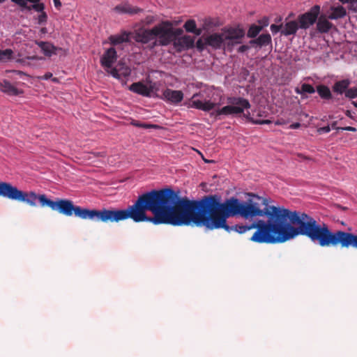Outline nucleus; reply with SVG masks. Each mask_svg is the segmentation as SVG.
Instances as JSON below:
<instances>
[{
  "instance_id": "nucleus-1",
  "label": "nucleus",
  "mask_w": 357,
  "mask_h": 357,
  "mask_svg": "<svg viewBox=\"0 0 357 357\" xmlns=\"http://www.w3.org/2000/svg\"><path fill=\"white\" fill-rule=\"evenodd\" d=\"M250 197L245 202L232 197L221 203L220 197L216 195L190 200L180 197L171 188L152 190L139 195L134 204L126 209H112L111 222L130 218L135 222L173 226L194 225L209 230L224 229L230 232L232 228L227 224V219L230 217L240 216L252 220L266 216L267 221L256 222L271 225L273 228L268 231L284 241L302 235L321 247H335L337 231H332L326 224H319L305 213L270 206L268 199L257 195L251 194Z\"/></svg>"
},
{
  "instance_id": "nucleus-2",
  "label": "nucleus",
  "mask_w": 357,
  "mask_h": 357,
  "mask_svg": "<svg viewBox=\"0 0 357 357\" xmlns=\"http://www.w3.org/2000/svg\"><path fill=\"white\" fill-rule=\"evenodd\" d=\"M146 44L155 40L152 45H195V36L184 34L181 28H174L171 21H162L151 29L136 24L133 31H123L121 34L110 36L111 45H121L130 42Z\"/></svg>"
},
{
  "instance_id": "nucleus-3",
  "label": "nucleus",
  "mask_w": 357,
  "mask_h": 357,
  "mask_svg": "<svg viewBox=\"0 0 357 357\" xmlns=\"http://www.w3.org/2000/svg\"><path fill=\"white\" fill-rule=\"evenodd\" d=\"M0 197L24 202L31 206H36V200H38L42 207L47 206L52 211H57L66 216L75 215L82 219L89 218V208H82L79 206H75L70 199H56L53 201L48 199L45 195H37L33 191L27 192L20 190L8 182H0Z\"/></svg>"
},
{
  "instance_id": "nucleus-4",
  "label": "nucleus",
  "mask_w": 357,
  "mask_h": 357,
  "mask_svg": "<svg viewBox=\"0 0 357 357\" xmlns=\"http://www.w3.org/2000/svg\"><path fill=\"white\" fill-rule=\"evenodd\" d=\"M230 230L235 231L239 234H243L252 229H257V231L250 238V241L258 243H281L285 242L275 235L271 234L268 229L273 228L270 225H265L262 222H252L249 225H236L231 227Z\"/></svg>"
},
{
  "instance_id": "nucleus-5",
  "label": "nucleus",
  "mask_w": 357,
  "mask_h": 357,
  "mask_svg": "<svg viewBox=\"0 0 357 357\" xmlns=\"http://www.w3.org/2000/svg\"><path fill=\"white\" fill-rule=\"evenodd\" d=\"M245 31L240 24L234 26H225L220 32L208 35L206 38V45H239L245 38Z\"/></svg>"
},
{
  "instance_id": "nucleus-6",
  "label": "nucleus",
  "mask_w": 357,
  "mask_h": 357,
  "mask_svg": "<svg viewBox=\"0 0 357 357\" xmlns=\"http://www.w3.org/2000/svg\"><path fill=\"white\" fill-rule=\"evenodd\" d=\"M227 102L229 105L223 107L216 111L217 115L239 114L244 112L245 109H250L251 105L248 100L241 97H229Z\"/></svg>"
},
{
  "instance_id": "nucleus-7",
  "label": "nucleus",
  "mask_w": 357,
  "mask_h": 357,
  "mask_svg": "<svg viewBox=\"0 0 357 357\" xmlns=\"http://www.w3.org/2000/svg\"><path fill=\"white\" fill-rule=\"evenodd\" d=\"M319 13L320 6L314 5L307 12L299 15L296 21L300 29H306L314 24L317 22Z\"/></svg>"
},
{
  "instance_id": "nucleus-8",
  "label": "nucleus",
  "mask_w": 357,
  "mask_h": 357,
  "mask_svg": "<svg viewBox=\"0 0 357 357\" xmlns=\"http://www.w3.org/2000/svg\"><path fill=\"white\" fill-rule=\"evenodd\" d=\"M338 245H340L341 248H349L351 246L357 249V235L342 230H337L335 247Z\"/></svg>"
},
{
  "instance_id": "nucleus-9",
  "label": "nucleus",
  "mask_w": 357,
  "mask_h": 357,
  "mask_svg": "<svg viewBox=\"0 0 357 357\" xmlns=\"http://www.w3.org/2000/svg\"><path fill=\"white\" fill-rule=\"evenodd\" d=\"M38 50L43 56L33 54L27 56L22 59H27L28 61H40L43 59L44 56L51 57L52 55L59 54L60 52L63 51L62 48L58 46H38Z\"/></svg>"
},
{
  "instance_id": "nucleus-10",
  "label": "nucleus",
  "mask_w": 357,
  "mask_h": 357,
  "mask_svg": "<svg viewBox=\"0 0 357 357\" xmlns=\"http://www.w3.org/2000/svg\"><path fill=\"white\" fill-rule=\"evenodd\" d=\"M222 25V22L219 17H207L202 20L201 25L202 34H212L215 28Z\"/></svg>"
},
{
  "instance_id": "nucleus-11",
  "label": "nucleus",
  "mask_w": 357,
  "mask_h": 357,
  "mask_svg": "<svg viewBox=\"0 0 357 357\" xmlns=\"http://www.w3.org/2000/svg\"><path fill=\"white\" fill-rule=\"evenodd\" d=\"M199 96V93H195L191 98L189 107L195 108L197 109H200L204 112H209L210 110L215 108L216 104L211 102L210 100H201L197 99V98Z\"/></svg>"
},
{
  "instance_id": "nucleus-12",
  "label": "nucleus",
  "mask_w": 357,
  "mask_h": 357,
  "mask_svg": "<svg viewBox=\"0 0 357 357\" xmlns=\"http://www.w3.org/2000/svg\"><path fill=\"white\" fill-rule=\"evenodd\" d=\"M11 1L17 4L22 10L30 11H40L45 9V5L40 2V0H11Z\"/></svg>"
},
{
  "instance_id": "nucleus-13",
  "label": "nucleus",
  "mask_w": 357,
  "mask_h": 357,
  "mask_svg": "<svg viewBox=\"0 0 357 357\" xmlns=\"http://www.w3.org/2000/svg\"><path fill=\"white\" fill-rule=\"evenodd\" d=\"M116 52L112 47L109 48L102 56L100 62L105 70L109 72L112 68L113 63L116 61Z\"/></svg>"
},
{
  "instance_id": "nucleus-14",
  "label": "nucleus",
  "mask_w": 357,
  "mask_h": 357,
  "mask_svg": "<svg viewBox=\"0 0 357 357\" xmlns=\"http://www.w3.org/2000/svg\"><path fill=\"white\" fill-rule=\"evenodd\" d=\"M328 17L324 13L318 16L317 20V29L314 35L317 33H327L331 29L335 28V26L328 21Z\"/></svg>"
},
{
  "instance_id": "nucleus-15",
  "label": "nucleus",
  "mask_w": 357,
  "mask_h": 357,
  "mask_svg": "<svg viewBox=\"0 0 357 357\" xmlns=\"http://www.w3.org/2000/svg\"><path fill=\"white\" fill-rule=\"evenodd\" d=\"M114 77L117 79L126 78L130 75V68L122 63H119L114 68H112L109 72Z\"/></svg>"
},
{
  "instance_id": "nucleus-16",
  "label": "nucleus",
  "mask_w": 357,
  "mask_h": 357,
  "mask_svg": "<svg viewBox=\"0 0 357 357\" xmlns=\"http://www.w3.org/2000/svg\"><path fill=\"white\" fill-rule=\"evenodd\" d=\"M164 98L173 104H178L183 99V93L179 90L167 89L163 92Z\"/></svg>"
},
{
  "instance_id": "nucleus-17",
  "label": "nucleus",
  "mask_w": 357,
  "mask_h": 357,
  "mask_svg": "<svg viewBox=\"0 0 357 357\" xmlns=\"http://www.w3.org/2000/svg\"><path fill=\"white\" fill-rule=\"evenodd\" d=\"M129 89L131 91L146 97H150L153 91L152 86L149 87L140 82L132 84Z\"/></svg>"
},
{
  "instance_id": "nucleus-18",
  "label": "nucleus",
  "mask_w": 357,
  "mask_h": 357,
  "mask_svg": "<svg viewBox=\"0 0 357 357\" xmlns=\"http://www.w3.org/2000/svg\"><path fill=\"white\" fill-rule=\"evenodd\" d=\"M330 20H337L344 17L347 15L346 9L342 6H331L324 13Z\"/></svg>"
},
{
  "instance_id": "nucleus-19",
  "label": "nucleus",
  "mask_w": 357,
  "mask_h": 357,
  "mask_svg": "<svg viewBox=\"0 0 357 357\" xmlns=\"http://www.w3.org/2000/svg\"><path fill=\"white\" fill-rule=\"evenodd\" d=\"M299 28V24L296 20L287 22L284 25L282 24L281 36H294Z\"/></svg>"
},
{
  "instance_id": "nucleus-20",
  "label": "nucleus",
  "mask_w": 357,
  "mask_h": 357,
  "mask_svg": "<svg viewBox=\"0 0 357 357\" xmlns=\"http://www.w3.org/2000/svg\"><path fill=\"white\" fill-rule=\"evenodd\" d=\"M114 10L116 13L121 14L126 13L130 15L137 14L143 11V9L138 7L132 6L130 4L128 3L117 5L114 7Z\"/></svg>"
},
{
  "instance_id": "nucleus-21",
  "label": "nucleus",
  "mask_w": 357,
  "mask_h": 357,
  "mask_svg": "<svg viewBox=\"0 0 357 357\" xmlns=\"http://www.w3.org/2000/svg\"><path fill=\"white\" fill-rule=\"evenodd\" d=\"M0 90L10 96H17L22 93V91L16 88L6 79L0 82Z\"/></svg>"
},
{
  "instance_id": "nucleus-22",
  "label": "nucleus",
  "mask_w": 357,
  "mask_h": 357,
  "mask_svg": "<svg viewBox=\"0 0 357 357\" xmlns=\"http://www.w3.org/2000/svg\"><path fill=\"white\" fill-rule=\"evenodd\" d=\"M183 27L186 32L193 33L195 36H199L202 35L201 26L198 28L195 20L193 19L188 20L184 23Z\"/></svg>"
},
{
  "instance_id": "nucleus-23",
  "label": "nucleus",
  "mask_w": 357,
  "mask_h": 357,
  "mask_svg": "<svg viewBox=\"0 0 357 357\" xmlns=\"http://www.w3.org/2000/svg\"><path fill=\"white\" fill-rule=\"evenodd\" d=\"M271 37L269 33H263L257 38L252 39L250 41L249 45H271Z\"/></svg>"
},
{
  "instance_id": "nucleus-24",
  "label": "nucleus",
  "mask_w": 357,
  "mask_h": 357,
  "mask_svg": "<svg viewBox=\"0 0 357 357\" xmlns=\"http://www.w3.org/2000/svg\"><path fill=\"white\" fill-rule=\"evenodd\" d=\"M349 85V82L347 79H343L339 82H337L333 87V90L334 92H336L340 94H342L343 93H346L348 89Z\"/></svg>"
},
{
  "instance_id": "nucleus-25",
  "label": "nucleus",
  "mask_w": 357,
  "mask_h": 357,
  "mask_svg": "<svg viewBox=\"0 0 357 357\" xmlns=\"http://www.w3.org/2000/svg\"><path fill=\"white\" fill-rule=\"evenodd\" d=\"M317 92L320 97L323 99L328 100L331 98V92L329 88L325 85H319L317 86Z\"/></svg>"
},
{
  "instance_id": "nucleus-26",
  "label": "nucleus",
  "mask_w": 357,
  "mask_h": 357,
  "mask_svg": "<svg viewBox=\"0 0 357 357\" xmlns=\"http://www.w3.org/2000/svg\"><path fill=\"white\" fill-rule=\"evenodd\" d=\"M262 29L256 24H252L247 32V37L255 38L260 33Z\"/></svg>"
},
{
  "instance_id": "nucleus-27",
  "label": "nucleus",
  "mask_w": 357,
  "mask_h": 357,
  "mask_svg": "<svg viewBox=\"0 0 357 357\" xmlns=\"http://www.w3.org/2000/svg\"><path fill=\"white\" fill-rule=\"evenodd\" d=\"M297 93H314L315 92L314 88L309 84L304 83L301 85V89H296Z\"/></svg>"
},
{
  "instance_id": "nucleus-28",
  "label": "nucleus",
  "mask_w": 357,
  "mask_h": 357,
  "mask_svg": "<svg viewBox=\"0 0 357 357\" xmlns=\"http://www.w3.org/2000/svg\"><path fill=\"white\" fill-rule=\"evenodd\" d=\"M130 123H131V125H132L135 127L146 128V129L158 128V126H157V125L141 123L136 120H132Z\"/></svg>"
},
{
  "instance_id": "nucleus-29",
  "label": "nucleus",
  "mask_w": 357,
  "mask_h": 357,
  "mask_svg": "<svg viewBox=\"0 0 357 357\" xmlns=\"http://www.w3.org/2000/svg\"><path fill=\"white\" fill-rule=\"evenodd\" d=\"M13 51L10 49L0 50V61H6L10 59Z\"/></svg>"
},
{
  "instance_id": "nucleus-30",
  "label": "nucleus",
  "mask_w": 357,
  "mask_h": 357,
  "mask_svg": "<svg viewBox=\"0 0 357 357\" xmlns=\"http://www.w3.org/2000/svg\"><path fill=\"white\" fill-rule=\"evenodd\" d=\"M8 77L10 79H15L16 76L22 77L25 75V73L21 70H7Z\"/></svg>"
},
{
  "instance_id": "nucleus-31",
  "label": "nucleus",
  "mask_w": 357,
  "mask_h": 357,
  "mask_svg": "<svg viewBox=\"0 0 357 357\" xmlns=\"http://www.w3.org/2000/svg\"><path fill=\"white\" fill-rule=\"evenodd\" d=\"M345 96L351 99L357 98V87L348 89L345 93Z\"/></svg>"
},
{
  "instance_id": "nucleus-32",
  "label": "nucleus",
  "mask_w": 357,
  "mask_h": 357,
  "mask_svg": "<svg viewBox=\"0 0 357 357\" xmlns=\"http://www.w3.org/2000/svg\"><path fill=\"white\" fill-rule=\"evenodd\" d=\"M38 13H40L38 17V22L39 24H43L47 22V15L46 13L44 11V9H43L40 11H37Z\"/></svg>"
},
{
  "instance_id": "nucleus-33",
  "label": "nucleus",
  "mask_w": 357,
  "mask_h": 357,
  "mask_svg": "<svg viewBox=\"0 0 357 357\" xmlns=\"http://www.w3.org/2000/svg\"><path fill=\"white\" fill-rule=\"evenodd\" d=\"M258 26L263 30L269 24V18L266 16L263 17L261 19L257 20Z\"/></svg>"
},
{
  "instance_id": "nucleus-34",
  "label": "nucleus",
  "mask_w": 357,
  "mask_h": 357,
  "mask_svg": "<svg viewBox=\"0 0 357 357\" xmlns=\"http://www.w3.org/2000/svg\"><path fill=\"white\" fill-rule=\"evenodd\" d=\"M270 28H271V31L273 35H275L279 32L281 33V31L282 29V23H281L280 24H271Z\"/></svg>"
},
{
  "instance_id": "nucleus-35",
  "label": "nucleus",
  "mask_w": 357,
  "mask_h": 357,
  "mask_svg": "<svg viewBox=\"0 0 357 357\" xmlns=\"http://www.w3.org/2000/svg\"><path fill=\"white\" fill-rule=\"evenodd\" d=\"M174 47H178L177 48V51L178 52H181L183 50H185V49H188L189 47H197V49L199 51V52H202L204 50V47L206 46H201V45H199V46H174Z\"/></svg>"
},
{
  "instance_id": "nucleus-36",
  "label": "nucleus",
  "mask_w": 357,
  "mask_h": 357,
  "mask_svg": "<svg viewBox=\"0 0 357 357\" xmlns=\"http://www.w3.org/2000/svg\"><path fill=\"white\" fill-rule=\"evenodd\" d=\"M155 21V17L152 15L146 16L144 20L142 21V23L144 24L146 26H149L152 24Z\"/></svg>"
},
{
  "instance_id": "nucleus-37",
  "label": "nucleus",
  "mask_w": 357,
  "mask_h": 357,
  "mask_svg": "<svg viewBox=\"0 0 357 357\" xmlns=\"http://www.w3.org/2000/svg\"><path fill=\"white\" fill-rule=\"evenodd\" d=\"M52 76L53 75L52 73H47L44 75L39 77V79L43 80H47L52 78V81L53 82H58V79L56 77H52Z\"/></svg>"
},
{
  "instance_id": "nucleus-38",
  "label": "nucleus",
  "mask_w": 357,
  "mask_h": 357,
  "mask_svg": "<svg viewBox=\"0 0 357 357\" xmlns=\"http://www.w3.org/2000/svg\"><path fill=\"white\" fill-rule=\"evenodd\" d=\"M209 34L205 35L204 33H202L201 36L202 37L199 38L197 41L195 43V45H206V42L205 38L208 36Z\"/></svg>"
},
{
  "instance_id": "nucleus-39",
  "label": "nucleus",
  "mask_w": 357,
  "mask_h": 357,
  "mask_svg": "<svg viewBox=\"0 0 357 357\" xmlns=\"http://www.w3.org/2000/svg\"><path fill=\"white\" fill-rule=\"evenodd\" d=\"M349 4L350 10L357 12V0H351Z\"/></svg>"
},
{
  "instance_id": "nucleus-40",
  "label": "nucleus",
  "mask_w": 357,
  "mask_h": 357,
  "mask_svg": "<svg viewBox=\"0 0 357 357\" xmlns=\"http://www.w3.org/2000/svg\"><path fill=\"white\" fill-rule=\"evenodd\" d=\"M331 131V127L327 126H324V127H321V128H319L318 129V132L319 133H328Z\"/></svg>"
},
{
  "instance_id": "nucleus-41",
  "label": "nucleus",
  "mask_w": 357,
  "mask_h": 357,
  "mask_svg": "<svg viewBox=\"0 0 357 357\" xmlns=\"http://www.w3.org/2000/svg\"><path fill=\"white\" fill-rule=\"evenodd\" d=\"M337 129H341L342 130H347V131H351V132H356L357 130L356 128L351 127V126L342 127V128H338Z\"/></svg>"
},
{
  "instance_id": "nucleus-42",
  "label": "nucleus",
  "mask_w": 357,
  "mask_h": 357,
  "mask_svg": "<svg viewBox=\"0 0 357 357\" xmlns=\"http://www.w3.org/2000/svg\"><path fill=\"white\" fill-rule=\"evenodd\" d=\"M271 121L270 120H256L255 121V124H268V123H271Z\"/></svg>"
},
{
  "instance_id": "nucleus-43",
  "label": "nucleus",
  "mask_w": 357,
  "mask_h": 357,
  "mask_svg": "<svg viewBox=\"0 0 357 357\" xmlns=\"http://www.w3.org/2000/svg\"><path fill=\"white\" fill-rule=\"evenodd\" d=\"M297 157L301 160H311V158L307 157V156H305L304 155H303L302 153H298L297 154Z\"/></svg>"
},
{
  "instance_id": "nucleus-44",
  "label": "nucleus",
  "mask_w": 357,
  "mask_h": 357,
  "mask_svg": "<svg viewBox=\"0 0 357 357\" xmlns=\"http://www.w3.org/2000/svg\"><path fill=\"white\" fill-rule=\"evenodd\" d=\"M301 127L300 123H294L289 126V128L291 129H298Z\"/></svg>"
},
{
  "instance_id": "nucleus-45",
  "label": "nucleus",
  "mask_w": 357,
  "mask_h": 357,
  "mask_svg": "<svg viewBox=\"0 0 357 357\" xmlns=\"http://www.w3.org/2000/svg\"><path fill=\"white\" fill-rule=\"evenodd\" d=\"M250 46H239V48L238 50V52H245Z\"/></svg>"
},
{
  "instance_id": "nucleus-46",
  "label": "nucleus",
  "mask_w": 357,
  "mask_h": 357,
  "mask_svg": "<svg viewBox=\"0 0 357 357\" xmlns=\"http://www.w3.org/2000/svg\"><path fill=\"white\" fill-rule=\"evenodd\" d=\"M53 1H54V6L56 8H59L61 6V3L60 0H53Z\"/></svg>"
},
{
  "instance_id": "nucleus-47",
  "label": "nucleus",
  "mask_w": 357,
  "mask_h": 357,
  "mask_svg": "<svg viewBox=\"0 0 357 357\" xmlns=\"http://www.w3.org/2000/svg\"><path fill=\"white\" fill-rule=\"evenodd\" d=\"M282 20V17H278V18H276V19L275 20V22L276 23H280V24H281Z\"/></svg>"
},
{
  "instance_id": "nucleus-48",
  "label": "nucleus",
  "mask_w": 357,
  "mask_h": 357,
  "mask_svg": "<svg viewBox=\"0 0 357 357\" xmlns=\"http://www.w3.org/2000/svg\"><path fill=\"white\" fill-rule=\"evenodd\" d=\"M336 124H337V122H333V123L331 124V128H332L333 129L338 130L337 128H338L339 127H336Z\"/></svg>"
},
{
  "instance_id": "nucleus-49",
  "label": "nucleus",
  "mask_w": 357,
  "mask_h": 357,
  "mask_svg": "<svg viewBox=\"0 0 357 357\" xmlns=\"http://www.w3.org/2000/svg\"><path fill=\"white\" fill-rule=\"evenodd\" d=\"M284 123V121L283 120H278L276 122H275V124L276 125H282Z\"/></svg>"
},
{
  "instance_id": "nucleus-50",
  "label": "nucleus",
  "mask_w": 357,
  "mask_h": 357,
  "mask_svg": "<svg viewBox=\"0 0 357 357\" xmlns=\"http://www.w3.org/2000/svg\"><path fill=\"white\" fill-rule=\"evenodd\" d=\"M342 3H349L351 0H339Z\"/></svg>"
},
{
  "instance_id": "nucleus-51",
  "label": "nucleus",
  "mask_w": 357,
  "mask_h": 357,
  "mask_svg": "<svg viewBox=\"0 0 357 357\" xmlns=\"http://www.w3.org/2000/svg\"><path fill=\"white\" fill-rule=\"evenodd\" d=\"M345 114L347 116L351 117V112L349 110H347Z\"/></svg>"
},
{
  "instance_id": "nucleus-52",
  "label": "nucleus",
  "mask_w": 357,
  "mask_h": 357,
  "mask_svg": "<svg viewBox=\"0 0 357 357\" xmlns=\"http://www.w3.org/2000/svg\"><path fill=\"white\" fill-rule=\"evenodd\" d=\"M36 45H49V44L46 42H40V43H36Z\"/></svg>"
},
{
  "instance_id": "nucleus-53",
  "label": "nucleus",
  "mask_w": 357,
  "mask_h": 357,
  "mask_svg": "<svg viewBox=\"0 0 357 357\" xmlns=\"http://www.w3.org/2000/svg\"><path fill=\"white\" fill-rule=\"evenodd\" d=\"M99 154H100L99 153H92V152H91V155H94L95 156H97V155H99ZM90 159H91V160L92 159V157H91V156L90 157Z\"/></svg>"
},
{
  "instance_id": "nucleus-54",
  "label": "nucleus",
  "mask_w": 357,
  "mask_h": 357,
  "mask_svg": "<svg viewBox=\"0 0 357 357\" xmlns=\"http://www.w3.org/2000/svg\"><path fill=\"white\" fill-rule=\"evenodd\" d=\"M293 15H294V14H293V13H290V14L289 15L288 17L286 19V20H287V19H289V18L291 17Z\"/></svg>"
},
{
  "instance_id": "nucleus-55",
  "label": "nucleus",
  "mask_w": 357,
  "mask_h": 357,
  "mask_svg": "<svg viewBox=\"0 0 357 357\" xmlns=\"http://www.w3.org/2000/svg\"><path fill=\"white\" fill-rule=\"evenodd\" d=\"M323 39L326 41L328 45L329 44L330 41L328 40H326L324 36L323 37Z\"/></svg>"
},
{
  "instance_id": "nucleus-56",
  "label": "nucleus",
  "mask_w": 357,
  "mask_h": 357,
  "mask_svg": "<svg viewBox=\"0 0 357 357\" xmlns=\"http://www.w3.org/2000/svg\"><path fill=\"white\" fill-rule=\"evenodd\" d=\"M354 105L357 107V102H353Z\"/></svg>"
},
{
  "instance_id": "nucleus-57",
  "label": "nucleus",
  "mask_w": 357,
  "mask_h": 357,
  "mask_svg": "<svg viewBox=\"0 0 357 357\" xmlns=\"http://www.w3.org/2000/svg\"><path fill=\"white\" fill-rule=\"evenodd\" d=\"M216 47H218V48H220L222 46L220 45H218V46H215Z\"/></svg>"
}]
</instances>
